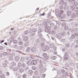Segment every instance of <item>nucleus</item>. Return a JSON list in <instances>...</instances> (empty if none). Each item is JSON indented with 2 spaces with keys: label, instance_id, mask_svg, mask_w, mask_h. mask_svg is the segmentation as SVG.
Instances as JSON below:
<instances>
[{
  "label": "nucleus",
  "instance_id": "nucleus-16",
  "mask_svg": "<svg viewBox=\"0 0 78 78\" xmlns=\"http://www.w3.org/2000/svg\"><path fill=\"white\" fill-rule=\"evenodd\" d=\"M15 59L16 61H18L20 59V57L19 56H16L15 57Z\"/></svg>",
  "mask_w": 78,
  "mask_h": 78
},
{
  "label": "nucleus",
  "instance_id": "nucleus-63",
  "mask_svg": "<svg viewBox=\"0 0 78 78\" xmlns=\"http://www.w3.org/2000/svg\"><path fill=\"white\" fill-rule=\"evenodd\" d=\"M73 63H72V62H71L69 63V66H72L73 65Z\"/></svg>",
  "mask_w": 78,
  "mask_h": 78
},
{
  "label": "nucleus",
  "instance_id": "nucleus-49",
  "mask_svg": "<svg viewBox=\"0 0 78 78\" xmlns=\"http://www.w3.org/2000/svg\"><path fill=\"white\" fill-rule=\"evenodd\" d=\"M13 48H17V44H15L13 46Z\"/></svg>",
  "mask_w": 78,
  "mask_h": 78
},
{
  "label": "nucleus",
  "instance_id": "nucleus-60",
  "mask_svg": "<svg viewBox=\"0 0 78 78\" xmlns=\"http://www.w3.org/2000/svg\"><path fill=\"white\" fill-rule=\"evenodd\" d=\"M63 12H64L63 11V10H60V13L61 14H63Z\"/></svg>",
  "mask_w": 78,
  "mask_h": 78
},
{
  "label": "nucleus",
  "instance_id": "nucleus-4",
  "mask_svg": "<svg viewBox=\"0 0 78 78\" xmlns=\"http://www.w3.org/2000/svg\"><path fill=\"white\" fill-rule=\"evenodd\" d=\"M64 60L68 59V53L67 52H66L65 53V58H64Z\"/></svg>",
  "mask_w": 78,
  "mask_h": 78
},
{
  "label": "nucleus",
  "instance_id": "nucleus-57",
  "mask_svg": "<svg viewBox=\"0 0 78 78\" xmlns=\"http://www.w3.org/2000/svg\"><path fill=\"white\" fill-rule=\"evenodd\" d=\"M28 30H26L24 32V34H28Z\"/></svg>",
  "mask_w": 78,
  "mask_h": 78
},
{
  "label": "nucleus",
  "instance_id": "nucleus-25",
  "mask_svg": "<svg viewBox=\"0 0 78 78\" xmlns=\"http://www.w3.org/2000/svg\"><path fill=\"white\" fill-rule=\"evenodd\" d=\"M60 34L62 36H64L66 35V33L65 32H62Z\"/></svg>",
  "mask_w": 78,
  "mask_h": 78
},
{
  "label": "nucleus",
  "instance_id": "nucleus-38",
  "mask_svg": "<svg viewBox=\"0 0 78 78\" xmlns=\"http://www.w3.org/2000/svg\"><path fill=\"white\" fill-rule=\"evenodd\" d=\"M35 34H36V33H33V34H30V36L32 37H33V36H35Z\"/></svg>",
  "mask_w": 78,
  "mask_h": 78
},
{
  "label": "nucleus",
  "instance_id": "nucleus-62",
  "mask_svg": "<svg viewBox=\"0 0 78 78\" xmlns=\"http://www.w3.org/2000/svg\"><path fill=\"white\" fill-rule=\"evenodd\" d=\"M17 40L18 41H20V40H21V38H20V37H19L17 38Z\"/></svg>",
  "mask_w": 78,
  "mask_h": 78
},
{
  "label": "nucleus",
  "instance_id": "nucleus-42",
  "mask_svg": "<svg viewBox=\"0 0 78 78\" xmlns=\"http://www.w3.org/2000/svg\"><path fill=\"white\" fill-rule=\"evenodd\" d=\"M59 10H62V5L60 6L59 7Z\"/></svg>",
  "mask_w": 78,
  "mask_h": 78
},
{
  "label": "nucleus",
  "instance_id": "nucleus-36",
  "mask_svg": "<svg viewBox=\"0 0 78 78\" xmlns=\"http://www.w3.org/2000/svg\"><path fill=\"white\" fill-rule=\"evenodd\" d=\"M41 41H40L39 40V38H38L37 40H36V43L37 44L39 43Z\"/></svg>",
  "mask_w": 78,
  "mask_h": 78
},
{
  "label": "nucleus",
  "instance_id": "nucleus-5",
  "mask_svg": "<svg viewBox=\"0 0 78 78\" xmlns=\"http://www.w3.org/2000/svg\"><path fill=\"white\" fill-rule=\"evenodd\" d=\"M31 51H32V53L34 55V53H35V51H36V48L34 47H33L31 49Z\"/></svg>",
  "mask_w": 78,
  "mask_h": 78
},
{
  "label": "nucleus",
  "instance_id": "nucleus-30",
  "mask_svg": "<svg viewBox=\"0 0 78 78\" xmlns=\"http://www.w3.org/2000/svg\"><path fill=\"white\" fill-rule=\"evenodd\" d=\"M28 44H29V43H28V42H26L24 43V45L25 47H27L28 46Z\"/></svg>",
  "mask_w": 78,
  "mask_h": 78
},
{
  "label": "nucleus",
  "instance_id": "nucleus-55",
  "mask_svg": "<svg viewBox=\"0 0 78 78\" xmlns=\"http://www.w3.org/2000/svg\"><path fill=\"white\" fill-rule=\"evenodd\" d=\"M3 49V47L2 46H0V50H2Z\"/></svg>",
  "mask_w": 78,
  "mask_h": 78
},
{
  "label": "nucleus",
  "instance_id": "nucleus-59",
  "mask_svg": "<svg viewBox=\"0 0 78 78\" xmlns=\"http://www.w3.org/2000/svg\"><path fill=\"white\" fill-rule=\"evenodd\" d=\"M45 74H43L42 75V78H45Z\"/></svg>",
  "mask_w": 78,
  "mask_h": 78
},
{
  "label": "nucleus",
  "instance_id": "nucleus-23",
  "mask_svg": "<svg viewBox=\"0 0 78 78\" xmlns=\"http://www.w3.org/2000/svg\"><path fill=\"white\" fill-rule=\"evenodd\" d=\"M28 37H25L23 38V41H27L28 40Z\"/></svg>",
  "mask_w": 78,
  "mask_h": 78
},
{
  "label": "nucleus",
  "instance_id": "nucleus-21",
  "mask_svg": "<svg viewBox=\"0 0 78 78\" xmlns=\"http://www.w3.org/2000/svg\"><path fill=\"white\" fill-rule=\"evenodd\" d=\"M46 70V68L44 67V68H43L41 70L42 72H43V73H44V72H45V71Z\"/></svg>",
  "mask_w": 78,
  "mask_h": 78
},
{
  "label": "nucleus",
  "instance_id": "nucleus-50",
  "mask_svg": "<svg viewBox=\"0 0 78 78\" xmlns=\"http://www.w3.org/2000/svg\"><path fill=\"white\" fill-rule=\"evenodd\" d=\"M0 78H5V75H2L0 76Z\"/></svg>",
  "mask_w": 78,
  "mask_h": 78
},
{
  "label": "nucleus",
  "instance_id": "nucleus-39",
  "mask_svg": "<svg viewBox=\"0 0 78 78\" xmlns=\"http://www.w3.org/2000/svg\"><path fill=\"white\" fill-rule=\"evenodd\" d=\"M66 67H69V63H66V64H65Z\"/></svg>",
  "mask_w": 78,
  "mask_h": 78
},
{
  "label": "nucleus",
  "instance_id": "nucleus-2",
  "mask_svg": "<svg viewBox=\"0 0 78 78\" xmlns=\"http://www.w3.org/2000/svg\"><path fill=\"white\" fill-rule=\"evenodd\" d=\"M57 17H58V19H60V20L61 19H64L65 18L64 16L63 15L61 16V14L60 13L58 14Z\"/></svg>",
  "mask_w": 78,
  "mask_h": 78
},
{
  "label": "nucleus",
  "instance_id": "nucleus-51",
  "mask_svg": "<svg viewBox=\"0 0 78 78\" xmlns=\"http://www.w3.org/2000/svg\"><path fill=\"white\" fill-rule=\"evenodd\" d=\"M55 12L56 13H58V12H59V10L58 9H56L55 10Z\"/></svg>",
  "mask_w": 78,
  "mask_h": 78
},
{
  "label": "nucleus",
  "instance_id": "nucleus-46",
  "mask_svg": "<svg viewBox=\"0 0 78 78\" xmlns=\"http://www.w3.org/2000/svg\"><path fill=\"white\" fill-rule=\"evenodd\" d=\"M48 48H49V47L48 46H46L45 47V48L46 50H48Z\"/></svg>",
  "mask_w": 78,
  "mask_h": 78
},
{
  "label": "nucleus",
  "instance_id": "nucleus-15",
  "mask_svg": "<svg viewBox=\"0 0 78 78\" xmlns=\"http://www.w3.org/2000/svg\"><path fill=\"white\" fill-rule=\"evenodd\" d=\"M42 31H43L42 29L40 28L38 29V33H42Z\"/></svg>",
  "mask_w": 78,
  "mask_h": 78
},
{
  "label": "nucleus",
  "instance_id": "nucleus-53",
  "mask_svg": "<svg viewBox=\"0 0 78 78\" xmlns=\"http://www.w3.org/2000/svg\"><path fill=\"white\" fill-rule=\"evenodd\" d=\"M47 22H44L43 23V25H45V26H46V25H47Z\"/></svg>",
  "mask_w": 78,
  "mask_h": 78
},
{
  "label": "nucleus",
  "instance_id": "nucleus-41",
  "mask_svg": "<svg viewBox=\"0 0 78 78\" xmlns=\"http://www.w3.org/2000/svg\"><path fill=\"white\" fill-rule=\"evenodd\" d=\"M26 76H27V75L24 74L22 75V77L23 78H26Z\"/></svg>",
  "mask_w": 78,
  "mask_h": 78
},
{
  "label": "nucleus",
  "instance_id": "nucleus-32",
  "mask_svg": "<svg viewBox=\"0 0 78 78\" xmlns=\"http://www.w3.org/2000/svg\"><path fill=\"white\" fill-rule=\"evenodd\" d=\"M26 51H30V48L29 47H28L27 49V50H26Z\"/></svg>",
  "mask_w": 78,
  "mask_h": 78
},
{
  "label": "nucleus",
  "instance_id": "nucleus-26",
  "mask_svg": "<svg viewBox=\"0 0 78 78\" xmlns=\"http://www.w3.org/2000/svg\"><path fill=\"white\" fill-rule=\"evenodd\" d=\"M28 73L29 74L31 75V74H32L33 73V72L32 70H29L28 72Z\"/></svg>",
  "mask_w": 78,
  "mask_h": 78
},
{
  "label": "nucleus",
  "instance_id": "nucleus-14",
  "mask_svg": "<svg viewBox=\"0 0 78 78\" xmlns=\"http://www.w3.org/2000/svg\"><path fill=\"white\" fill-rule=\"evenodd\" d=\"M44 31L46 33H48L49 31V30L47 28V27L46 26H44Z\"/></svg>",
  "mask_w": 78,
  "mask_h": 78
},
{
  "label": "nucleus",
  "instance_id": "nucleus-52",
  "mask_svg": "<svg viewBox=\"0 0 78 78\" xmlns=\"http://www.w3.org/2000/svg\"><path fill=\"white\" fill-rule=\"evenodd\" d=\"M16 52H17V53H22V51H16Z\"/></svg>",
  "mask_w": 78,
  "mask_h": 78
},
{
  "label": "nucleus",
  "instance_id": "nucleus-58",
  "mask_svg": "<svg viewBox=\"0 0 78 78\" xmlns=\"http://www.w3.org/2000/svg\"><path fill=\"white\" fill-rule=\"evenodd\" d=\"M51 14H50V12H49L48 14V17H50V16H51Z\"/></svg>",
  "mask_w": 78,
  "mask_h": 78
},
{
  "label": "nucleus",
  "instance_id": "nucleus-24",
  "mask_svg": "<svg viewBox=\"0 0 78 78\" xmlns=\"http://www.w3.org/2000/svg\"><path fill=\"white\" fill-rule=\"evenodd\" d=\"M23 44V42L22 41H20L18 43V44L19 45H22Z\"/></svg>",
  "mask_w": 78,
  "mask_h": 78
},
{
  "label": "nucleus",
  "instance_id": "nucleus-56",
  "mask_svg": "<svg viewBox=\"0 0 78 78\" xmlns=\"http://www.w3.org/2000/svg\"><path fill=\"white\" fill-rule=\"evenodd\" d=\"M32 69L33 70H36V68L34 66H32Z\"/></svg>",
  "mask_w": 78,
  "mask_h": 78
},
{
  "label": "nucleus",
  "instance_id": "nucleus-43",
  "mask_svg": "<svg viewBox=\"0 0 78 78\" xmlns=\"http://www.w3.org/2000/svg\"><path fill=\"white\" fill-rule=\"evenodd\" d=\"M41 41L43 42H45V39L43 38H42L41 39Z\"/></svg>",
  "mask_w": 78,
  "mask_h": 78
},
{
  "label": "nucleus",
  "instance_id": "nucleus-17",
  "mask_svg": "<svg viewBox=\"0 0 78 78\" xmlns=\"http://www.w3.org/2000/svg\"><path fill=\"white\" fill-rule=\"evenodd\" d=\"M76 37L75 34H72L71 36V37L72 39H74L75 38V37Z\"/></svg>",
  "mask_w": 78,
  "mask_h": 78
},
{
  "label": "nucleus",
  "instance_id": "nucleus-8",
  "mask_svg": "<svg viewBox=\"0 0 78 78\" xmlns=\"http://www.w3.org/2000/svg\"><path fill=\"white\" fill-rule=\"evenodd\" d=\"M69 8L71 10H73L75 8V6L73 5H71L70 6Z\"/></svg>",
  "mask_w": 78,
  "mask_h": 78
},
{
  "label": "nucleus",
  "instance_id": "nucleus-3",
  "mask_svg": "<svg viewBox=\"0 0 78 78\" xmlns=\"http://www.w3.org/2000/svg\"><path fill=\"white\" fill-rule=\"evenodd\" d=\"M47 54L46 53H44L43 54V56L45 61H47L48 59V57L47 56Z\"/></svg>",
  "mask_w": 78,
  "mask_h": 78
},
{
  "label": "nucleus",
  "instance_id": "nucleus-20",
  "mask_svg": "<svg viewBox=\"0 0 78 78\" xmlns=\"http://www.w3.org/2000/svg\"><path fill=\"white\" fill-rule=\"evenodd\" d=\"M21 66L22 67L25 68V67H26V64H25V63H23L22 64H21Z\"/></svg>",
  "mask_w": 78,
  "mask_h": 78
},
{
  "label": "nucleus",
  "instance_id": "nucleus-10",
  "mask_svg": "<svg viewBox=\"0 0 78 78\" xmlns=\"http://www.w3.org/2000/svg\"><path fill=\"white\" fill-rule=\"evenodd\" d=\"M49 47L50 48H54L55 46L54 44H49Z\"/></svg>",
  "mask_w": 78,
  "mask_h": 78
},
{
  "label": "nucleus",
  "instance_id": "nucleus-19",
  "mask_svg": "<svg viewBox=\"0 0 78 78\" xmlns=\"http://www.w3.org/2000/svg\"><path fill=\"white\" fill-rule=\"evenodd\" d=\"M37 37H39L40 38H41L42 37V34H38V35Z\"/></svg>",
  "mask_w": 78,
  "mask_h": 78
},
{
  "label": "nucleus",
  "instance_id": "nucleus-64",
  "mask_svg": "<svg viewBox=\"0 0 78 78\" xmlns=\"http://www.w3.org/2000/svg\"><path fill=\"white\" fill-rule=\"evenodd\" d=\"M75 31L76 32H78V28H76L75 30Z\"/></svg>",
  "mask_w": 78,
  "mask_h": 78
},
{
  "label": "nucleus",
  "instance_id": "nucleus-29",
  "mask_svg": "<svg viewBox=\"0 0 78 78\" xmlns=\"http://www.w3.org/2000/svg\"><path fill=\"white\" fill-rule=\"evenodd\" d=\"M45 27H47V29L49 31V30H50L51 29V27L50 26H45Z\"/></svg>",
  "mask_w": 78,
  "mask_h": 78
},
{
  "label": "nucleus",
  "instance_id": "nucleus-34",
  "mask_svg": "<svg viewBox=\"0 0 78 78\" xmlns=\"http://www.w3.org/2000/svg\"><path fill=\"white\" fill-rule=\"evenodd\" d=\"M70 45L69 44H66V47H67V48H69V47H70Z\"/></svg>",
  "mask_w": 78,
  "mask_h": 78
},
{
  "label": "nucleus",
  "instance_id": "nucleus-48",
  "mask_svg": "<svg viewBox=\"0 0 78 78\" xmlns=\"http://www.w3.org/2000/svg\"><path fill=\"white\" fill-rule=\"evenodd\" d=\"M19 48L20 50H22L23 49V47L22 46H20L19 47Z\"/></svg>",
  "mask_w": 78,
  "mask_h": 78
},
{
  "label": "nucleus",
  "instance_id": "nucleus-22",
  "mask_svg": "<svg viewBox=\"0 0 78 78\" xmlns=\"http://www.w3.org/2000/svg\"><path fill=\"white\" fill-rule=\"evenodd\" d=\"M39 69H42V68L43 67V66H42V64L41 62H40V64L39 65Z\"/></svg>",
  "mask_w": 78,
  "mask_h": 78
},
{
  "label": "nucleus",
  "instance_id": "nucleus-27",
  "mask_svg": "<svg viewBox=\"0 0 78 78\" xmlns=\"http://www.w3.org/2000/svg\"><path fill=\"white\" fill-rule=\"evenodd\" d=\"M12 59H13V57L12 56L9 57V61H12Z\"/></svg>",
  "mask_w": 78,
  "mask_h": 78
},
{
  "label": "nucleus",
  "instance_id": "nucleus-28",
  "mask_svg": "<svg viewBox=\"0 0 78 78\" xmlns=\"http://www.w3.org/2000/svg\"><path fill=\"white\" fill-rule=\"evenodd\" d=\"M13 42L14 44H16L18 43V41H17V40H15L13 41Z\"/></svg>",
  "mask_w": 78,
  "mask_h": 78
},
{
  "label": "nucleus",
  "instance_id": "nucleus-61",
  "mask_svg": "<svg viewBox=\"0 0 78 78\" xmlns=\"http://www.w3.org/2000/svg\"><path fill=\"white\" fill-rule=\"evenodd\" d=\"M49 25H50V26H53V25H54V24L52 23H50L49 24Z\"/></svg>",
  "mask_w": 78,
  "mask_h": 78
},
{
  "label": "nucleus",
  "instance_id": "nucleus-45",
  "mask_svg": "<svg viewBox=\"0 0 78 78\" xmlns=\"http://www.w3.org/2000/svg\"><path fill=\"white\" fill-rule=\"evenodd\" d=\"M62 26H65L66 25V22H64L62 23Z\"/></svg>",
  "mask_w": 78,
  "mask_h": 78
},
{
  "label": "nucleus",
  "instance_id": "nucleus-54",
  "mask_svg": "<svg viewBox=\"0 0 78 78\" xmlns=\"http://www.w3.org/2000/svg\"><path fill=\"white\" fill-rule=\"evenodd\" d=\"M64 29L65 30H68V27L65 26L64 27Z\"/></svg>",
  "mask_w": 78,
  "mask_h": 78
},
{
  "label": "nucleus",
  "instance_id": "nucleus-12",
  "mask_svg": "<svg viewBox=\"0 0 78 78\" xmlns=\"http://www.w3.org/2000/svg\"><path fill=\"white\" fill-rule=\"evenodd\" d=\"M67 4L66 2L64 3L63 5V7L65 8H66V7H67Z\"/></svg>",
  "mask_w": 78,
  "mask_h": 78
},
{
  "label": "nucleus",
  "instance_id": "nucleus-18",
  "mask_svg": "<svg viewBox=\"0 0 78 78\" xmlns=\"http://www.w3.org/2000/svg\"><path fill=\"white\" fill-rule=\"evenodd\" d=\"M2 66L3 67L6 68L7 67V64L6 63H3L2 64Z\"/></svg>",
  "mask_w": 78,
  "mask_h": 78
},
{
  "label": "nucleus",
  "instance_id": "nucleus-7",
  "mask_svg": "<svg viewBox=\"0 0 78 78\" xmlns=\"http://www.w3.org/2000/svg\"><path fill=\"white\" fill-rule=\"evenodd\" d=\"M72 14V12L71 11H69L67 12L66 13V15L68 16H70Z\"/></svg>",
  "mask_w": 78,
  "mask_h": 78
},
{
  "label": "nucleus",
  "instance_id": "nucleus-44",
  "mask_svg": "<svg viewBox=\"0 0 78 78\" xmlns=\"http://www.w3.org/2000/svg\"><path fill=\"white\" fill-rule=\"evenodd\" d=\"M57 28H58V26H57L56 25H55L54 27V30H56Z\"/></svg>",
  "mask_w": 78,
  "mask_h": 78
},
{
  "label": "nucleus",
  "instance_id": "nucleus-35",
  "mask_svg": "<svg viewBox=\"0 0 78 78\" xmlns=\"http://www.w3.org/2000/svg\"><path fill=\"white\" fill-rule=\"evenodd\" d=\"M64 3V1L63 0H61L60 1V5H62L63 4V3Z\"/></svg>",
  "mask_w": 78,
  "mask_h": 78
},
{
  "label": "nucleus",
  "instance_id": "nucleus-40",
  "mask_svg": "<svg viewBox=\"0 0 78 78\" xmlns=\"http://www.w3.org/2000/svg\"><path fill=\"white\" fill-rule=\"evenodd\" d=\"M33 32H36L37 31V30L35 28H33L32 30Z\"/></svg>",
  "mask_w": 78,
  "mask_h": 78
},
{
  "label": "nucleus",
  "instance_id": "nucleus-13",
  "mask_svg": "<svg viewBox=\"0 0 78 78\" xmlns=\"http://www.w3.org/2000/svg\"><path fill=\"white\" fill-rule=\"evenodd\" d=\"M31 59H30V60H29L27 62V64L29 66H31Z\"/></svg>",
  "mask_w": 78,
  "mask_h": 78
},
{
  "label": "nucleus",
  "instance_id": "nucleus-31",
  "mask_svg": "<svg viewBox=\"0 0 78 78\" xmlns=\"http://www.w3.org/2000/svg\"><path fill=\"white\" fill-rule=\"evenodd\" d=\"M51 58L52 59H53V60H55V59H56V56H53Z\"/></svg>",
  "mask_w": 78,
  "mask_h": 78
},
{
  "label": "nucleus",
  "instance_id": "nucleus-1",
  "mask_svg": "<svg viewBox=\"0 0 78 78\" xmlns=\"http://www.w3.org/2000/svg\"><path fill=\"white\" fill-rule=\"evenodd\" d=\"M76 17H78V10H76V13H73L71 16V18L73 19Z\"/></svg>",
  "mask_w": 78,
  "mask_h": 78
},
{
  "label": "nucleus",
  "instance_id": "nucleus-9",
  "mask_svg": "<svg viewBox=\"0 0 78 78\" xmlns=\"http://www.w3.org/2000/svg\"><path fill=\"white\" fill-rule=\"evenodd\" d=\"M70 2L71 4H72V5H74L76 6V4L75 5V0H71Z\"/></svg>",
  "mask_w": 78,
  "mask_h": 78
},
{
  "label": "nucleus",
  "instance_id": "nucleus-47",
  "mask_svg": "<svg viewBox=\"0 0 78 78\" xmlns=\"http://www.w3.org/2000/svg\"><path fill=\"white\" fill-rule=\"evenodd\" d=\"M6 75L7 76H8L9 75V73L8 72H6Z\"/></svg>",
  "mask_w": 78,
  "mask_h": 78
},
{
  "label": "nucleus",
  "instance_id": "nucleus-33",
  "mask_svg": "<svg viewBox=\"0 0 78 78\" xmlns=\"http://www.w3.org/2000/svg\"><path fill=\"white\" fill-rule=\"evenodd\" d=\"M19 72H20L21 73H22V72H23V69H19Z\"/></svg>",
  "mask_w": 78,
  "mask_h": 78
},
{
  "label": "nucleus",
  "instance_id": "nucleus-11",
  "mask_svg": "<svg viewBox=\"0 0 78 78\" xmlns=\"http://www.w3.org/2000/svg\"><path fill=\"white\" fill-rule=\"evenodd\" d=\"M68 72H66V73H63V77H66V76H67V75H68Z\"/></svg>",
  "mask_w": 78,
  "mask_h": 78
},
{
  "label": "nucleus",
  "instance_id": "nucleus-6",
  "mask_svg": "<svg viewBox=\"0 0 78 78\" xmlns=\"http://www.w3.org/2000/svg\"><path fill=\"white\" fill-rule=\"evenodd\" d=\"M37 64V61L36 60H32L31 62V65H36Z\"/></svg>",
  "mask_w": 78,
  "mask_h": 78
},
{
  "label": "nucleus",
  "instance_id": "nucleus-37",
  "mask_svg": "<svg viewBox=\"0 0 78 78\" xmlns=\"http://www.w3.org/2000/svg\"><path fill=\"white\" fill-rule=\"evenodd\" d=\"M41 47H44L45 46V44H44V42L41 43Z\"/></svg>",
  "mask_w": 78,
  "mask_h": 78
}]
</instances>
